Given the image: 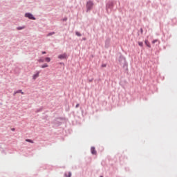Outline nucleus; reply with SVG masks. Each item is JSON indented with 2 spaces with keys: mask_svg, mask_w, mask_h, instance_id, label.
Listing matches in <instances>:
<instances>
[{
  "mask_svg": "<svg viewBox=\"0 0 177 177\" xmlns=\"http://www.w3.org/2000/svg\"><path fill=\"white\" fill-rule=\"evenodd\" d=\"M53 34H55V32H50L47 35V37H50V35H53Z\"/></svg>",
  "mask_w": 177,
  "mask_h": 177,
  "instance_id": "obj_11",
  "label": "nucleus"
},
{
  "mask_svg": "<svg viewBox=\"0 0 177 177\" xmlns=\"http://www.w3.org/2000/svg\"><path fill=\"white\" fill-rule=\"evenodd\" d=\"M46 67H48V66L47 65V64H44V65L41 66V68H46Z\"/></svg>",
  "mask_w": 177,
  "mask_h": 177,
  "instance_id": "obj_8",
  "label": "nucleus"
},
{
  "mask_svg": "<svg viewBox=\"0 0 177 177\" xmlns=\"http://www.w3.org/2000/svg\"><path fill=\"white\" fill-rule=\"evenodd\" d=\"M156 42H157V40H153V41H152V44H156Z\"/></svg>",
  "mask_w": 177,
  "mask_h": 177,
  "instance_id": "obj_16",
  "label": "nucleus"
},
{
  "mask_svg": "<svg viewBox=\"0 0 177 177\" xmlns=\"http://www.w3.org/2000/svg\"><path fill=\"white\" fill-rule=\"evenodd\" d=\"M44 62H46L47 63H49L50 62V59L49 57H46L44 59Z\"/></svg>",
  "mask_w": 177,
  "mask_h": 177,
  "instance_id": "obj_9",
  "label": "nucleus"
},
{
  "mask_svg": "<svg viewBox=\"0 0 177 177\" xmlns=\"http://www.w3.org/2000/svg\"><path fill=\"white\" fill-rule=\"evenodd\" d=\"M145 44L147 45V46H148V48H150V44H147V41H145Z\"/></svg>",
  "mask_w": 177,
  "mask_h": 177,
  "instance_id": "obj_15",
  "label": "nucleus"
},
{
  "mask_svg": "<svg viewBox=\"0 0 177 177\" xmlns=\"http://www.w3.org/2000/svg\"><path fill=\"white\" fill-rule=\"evenodd\" d=\"M24 26L17 28V30H24Z\"/></svg>",
  "mask_w": 177,
  "mask_h": 177,
  "instance_id": "obj_14",
  "label": "nucleus"
},
{
  "mask_svg": "<svg viewBox=\"0 0 177 177\" xmlns=\"http://www.w3.org/2000/svg\"><path fill=\"white\" fill-rule=\"evenodd\" d=\"M91 153L92 154H96V149H95V147H91Z\"/></svg>",
  "mask_w": 177,
  "mask_h": 177,
  "instance_id": "obj_5",
  "label": "nucleus"
},
{
  "mask_svg": "<svg viewBox=\"0 0 177 177\" xmlns=\"http://www.w3.org/2000/svg\"><path fill=\"white\" fill-rule=\"evenodd\" d=\"M26 17H28V19H30V20H35V17L32 14L26 13L25 15Z\"/></svg>",
  "mask_w": 177,
  "mask_h": 177,
  "instance_id": "obj_2",
  "label": "nucleus"
},
{
  "mask_svg": "<svg viewBox=\"0 0 177 177\" xmlns=\"http://www.w3.org/2000/svg\"><path fill=\"white\" fill-rule=\"evenodd\" d=\"M68 177H71V173H68Z\"/></svg>",
  "mask_w": 177,
  "mask_h": 177,
  "instance_id": "obj_18",
  "label": "nucleus"
},
{
  "mask_svg": "<svg viewBox=\"0 0 177 177\" xmlns=\"http://www.w3.org/2000/svg\"><path fill=\"white\" fill-rule=\"evenodd\" d=\"M45 54H46V52L43 51V52H42V55H45Z\"/></svg>",
  "mask_w": 177,
  "mask_h": 177,
  "instance_id": "obj_19",
  "label": "nucleus"
},
{
  "mask_svg": "<svg viewBox=\"0 0 177 177\" xmlns=\"http://www.w3.org/2000/svg\"><path fill=\"white\" fill-rule=\"evenodd\" d=\"M26 142H28L29 143H34V141H32V140H30V139H26Z\"/></svg>",
  "mask_w": 177,
  "mask_h": 177,
  "instance_id": "obj_10",
  "label": "nucleus"
},
{
  "mask_svg": "<svg viewBox=\"0 0 177 177\" xmlns=\"http://www.w3.org/2000/svg\"><path fill=\"white\" fill-rule=\"evenodd\" d=\"M138 45H139V46H143V42L139 41Z\"/></svg>",
  "mask_w": 177,
  "mask_h": 177,
  "instance_id": "obj_13",
  "label": "nucleus"
},
{
  "mask_svg": "<svg viewBox=\"0 0 177 177\" xmlns=\"http://www.w3.org/2000/svg\"><path fill=\"white\" fill-rule=\"evenodd\" d=\"M16 93H21V95H24V92H23L21 90H19V91H16L15 93V95H16Z\"/></svg>",
  "mask_w": 177,
  "mask_h": 177,
  "instance_id": "obj_6",
  "label": "nucleus"
},
{
  "mask_svg": "<svg viewBox=\"0 0 177 177\" xmlns=\"http://www.w3.org/2000/svg\"><path fill=\"white\" fill-rule=\"evenodd\" d=\"M39 77V71L37 72L36 74L33 75L32 78L33 80H37Z\"/></svg>",
  "mask_w": 177,
  "mask_h": 177,
  "instance_id": "obj_4",
  "label": "nucleus"
},
{
  "mask_svg": "<svg viewBox=\"0 0 177 177\" xmlns=\"http://www.w3.org/2000/svg\"><path fill=\"white\" fill-rule=\"evenodd\" d=\"M38 62L39 63H44V62H45V59L43 57H41L39 59H38Z\"/></svg>",
  "mask_w": 177,
  "mask_h": 177,
  "instance_id": "obj_7",
  "label": "nucleus"
},
{
  "mask_svg": "<svg viewBox=\"0 0 177 177\" xmlns=\"http://www.w3.org/2000/svg\"><path fill=\"white\" fill-rule=\"evenodd\" d=\"M92 8H93V2H92L91 1H88L86 3L87 12H88V10H91Z\"/></svg>",
  "mask_w": 177,
  "mask_h": 177,
  "instance_id": "obj_1",
  "label": "nucleus"
},
{
  "mask_svg": "<svg viewBox=\"0 0 177 177\" xmlns=\"http://www.w3.org/2000/svg\"><path fill=\"white\" fill-rule=\"evenodd\" d=\"M140 30H141V32H143V29L141 28Z\"/></svg>",
  "mask_w": 177,
  "mask_h": 177,
  "instance_id": "obj_21",
  "label": "nucleus"
},
{
  "mask_svg": "<svg viewBox=\"0 0 177 177\" xmlns=\"http://www.w3.org/2000/svg\"><path fill=\"white\" fill-rule=\"evenodd\" d=\"M75 34H76V35H77V37H81V35H82L80 33V32H76Z\"/></svg>",
  "mask_w": 177,
  "mask_h": 177,
  "instance_id": "obj_12",
  "label": "nucleus"
},
{
  "mask_svg": "<svg viewBox=\"0 0 177 177\" xmlns=\"http://www.w3.org/2000/svg\"><path fill=\"white\" fill-rule=\"evenodd\" d=\"M102 67H106V64H102Z\"/></svg>",
  "mask_w": 177,
  "mask_h": 177,
  "instance_id": "obj_20",
  "label": "nucleus"
},
{
  "mask_svg": "<svg viewBox=\"0 0 177 177\" xmlns=\"http://www.w3.org/2000/svg\"><path fill=\"white\" fill-rule=\"evenodd\" d=\"M66 57H67V55L66 54L59 55L58 56V59H66Z\"/></svg>",
  "mask_w": 177,
  "mask_h": 177,
  "instance_id": "obj_3",
  "label": "nucleus"
},
{
  "mask_svg": "<svg viewBox=\"0 0 177 177\" xmlns=\"http://www.w3.org/2000/svg\"><path fill=\"white\" fill-rule=\"evenodd\" d=\"M77 107H80V104H77L76 105V109H77Z\"/></svg>",
  "mask_w": 177,
  "mask_h": 177,
  "instance_id": "obj_17",
  "label": "nucleus"
}]
</instances>
